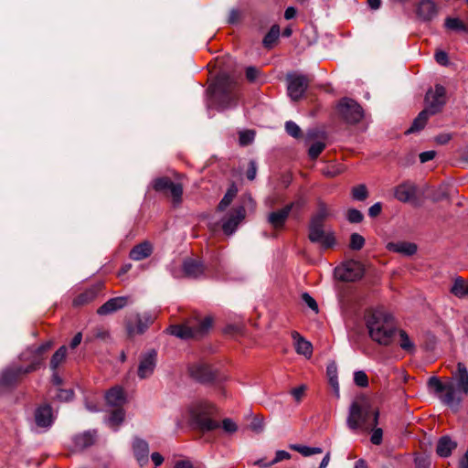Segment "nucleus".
<instances>
[{
	"instance_id": "nucleus-1",
	"label": "nucleus",
	"mask_w": 468,
	"mask_h": 468,
	"mask_svg": "<svg viewBox=\"0 0 468 468\" xmlns=\"http://www.w3.org/2000/svg\"><path fill=\"white\" fill-rule=\"evenodd\" d=\"M427 386L430 393L443 405L457 411L468 396V369L463 363L459 362L451 378L442 381L438 377H431Z\"/></svg>"
},
{
	"instance_id": "nucleus-2",
	"label": "nucleus",
	"mask_w": 468,
	"mask_h": 468,
	"mask_svg": "<svg viewBox=\"0 0 468 468\" xmlns=\"http://www.w3.org/2000/svg\"><path fill=\"white\" fill-rule=\"evenodd\" d=\"M237 87L238 81L234 75L220 71L208 90L207 108L224 111L235 107L238 101Z\"/></svg>"
},
{
	"instance_id": "nucleus-3",
	"label": "nucleus",
	"mask_w": 468,
	"mask_h": 468,
	"mask_svg": "<svg viewBox=\"0 0 468 468\" xmlns=\"http://www.w3.org/2000/svg\"><path fill=\"white\" fill-rule=\"evenodd\" d=\"M366 325L373 341L383 346L391 343L396 332L391 315L380 310L369 311L366 314Z\"/></svg>"
},
{
	"instance_id": "nucleus-4",
	"label": "nucleus",
	"mask_w": 468,
	"mask_h": 468,
	"mask_svg": "<svg viewBox=\"0 0 468 468\" xmlns=\"http://www.w3.org/2000/svg\"><path fill=\"white\" fill-rule=\"evenodd\" d=\"M379 411L373 409L367 401H355L349 408V414L346 420L350 430L356 431L359 428L367 431L378 423Z\"/></svg>"
},
{
	"instance_id": "nucleus-5",
	"label": "nucleus",
	"mask_w": 468,
	"mask_h": 468,
	"mask_svg": "<svg viewBox=\"0 0 468 468\" xmlns=\"http://www.w3.org/2000/svg\"><path fill=\"white\" fill-rule=\"evenodd\" d=\"M215 411L216 407L204 399L194 400L186 408L190 421L204 431H213L219 427L218 422L211 419Z\"/></svg>"
},
{
	"instance_id": "nucleus-6",
	"label": "nucleus",
	"mask_w": 468,
	"mask_h": 468,
	"mask_svg": "<svg viewBox=\"0 0 468 468\" xmlns=\"http://www.w3.org/2000/svg\"><path fill=\"white\" fill-rule=\"evenodd\" d=\"M250 197H245L243 204L237 205L229 209L224 217L221 218V229L225 235H233L239 225L243 222L246 218V203H252Z\"/></svg>"
},
{
	"instance_id": "nucleus-7",
	"label": "nucleus",
	"mask_w": 468,
	"mask_h": 468,
	"mask_svg": "<svg viewBox=\"0 0 468 468\" xmlns=\"http://www.w3.org/2000/svg\"><path fill=\"white\" fill-rule=\"evenodd\" d=\"M336 113L341 120L349 124H356L364 117L363 108L350 98H343L338 101Z\"/></svg>"
},
{
	"instance_id": "nucleus-8",
	"label": "nucleus",
	"mask_w": 468,
	"mask_h": 468,
	"mask_svg": "<svg viewBox=\"0 0 468 468\" xmlns=\"http://www.w3.org/2000/svg\"><path fill=\"white\" fill-rule=\"evenodd\" d=\"M446 90L442 85L436 84L433 90H429L425 96V110L431 115L439 112L446 102Z\"/></svg>"
},
{
	"instance_id": "nucleus-9",
	"label": "nucleus",
	"mask_w": 468,
	"mask_h": 468,
	"mask_svg": "<svg viewBox=\"0 0 468 468\" xmlns=\"http://www.w3.org/2000/svg\"><path fill=\"white\" fill-rule=\"evenodd\" d=\"M308 239L313 243H319L324 249L332 248L335 244L333 231L325 232L324 224L310 223Z\"/></svg>"
},
{
	"instance_id": "nucleus-10",
	"label": "nucleus",
	"mask_w": 468,
	"mask_h": 468,
	"mask_svg": "<svg viewBox=\"0 0 468 468\" xmlns=\"http://www.w3.org/2000/svg\"><path fill=\"white\" fill-rule=\"evenodd\" d=\"M155 317L150 313L135 314L127 321V331L130 335L144 334Z\"/></svg>"
},
{
	"instance_id": "nucleus-11",
	"label": "nucleus",
	"mask_w": 468,
	"mask_h": 468,
	"mask_svg": "<svg viewBox=\"0 0 468 468\" xmlns=\"http://www.w3.org/2000/svg\"><path fill=\"white\" fill-rule=\"evenodd\" d=\"M157 365V352L154 349L147 350L139 358L137 375L139 378L144 379L151 377Z\"/></svg>"
},
{
	"instance_id": "nucleus-12",
	"label": "nucleus",
	"mask_w": 468,
	"mask_h": 468,
	"mask_svg": "<svg viewBox=\"0 0 468 468\" xmlns=\"http://www.w3.org/2000/svg\"><path fill=\"white\" fill-rule=\"evenodd\" d=\"M308 80L303 75L288 74L287 90L292 101L301 99L308 87Z\"/></svg>"
},
{
	"instance_id": "nucleus-13",
	"label": "nucleus",
	"mask_w": 468,
	"mask_h": 468,
	"mask_svg": "<svg viewBox=\"0 0 468 468\" xmlns=\"http://www.w3.org/2000/svg\"><path fill=\"white\" fill-rule=\"evenodd\" d=\"M152 186L155 191H169L174 202L180 203L183 194V187L180 184L174 183L168 177H158L152 182Z\"/></svg>"
},
{
	"instance_id": "nucleus-14",
	"label": "nucleus",
	"mask_w": 468,
	"mask_h": 468,
	"mask_svg": "<svg viewBox=\"0 0 468 468\" xmlns=\"http://www.w3.org/2000/svg\"><path fill=\"white\" fill-rule=\"evenodd\" d=\"M52 346L51 341H47L38 346H29L20 355L21 360L29 361L28 367H34V370L41 364L42 356Z\"/></svg>"
},
{
	"instance_id": "nucleus-15",
	"label": "nucleus",
	"mask_w": 468,
	"mask_h": 468,
	"mask_svg": "<svg viewBox=\"0 0 468 468\" xmlns=\"http://www.w3.org/2000/svg\"><path fill=\"white\" fill-rule=\"evenodd\" d=\"M189 374L197 381L211 383L217 378V372L207 364L199 362L189 367Z\"/></svg>"
},
{
	"instance_id": "nucleus-16",
	"label": "nucleus",
	"mask_w": 468,
	"mask_h": 468,
	"mask_svg": "<svg viewBox=\"0 0 468 468\" xmlns=\"http://www.w3.org/2000/svg\"><path fill=\"white\" fill-rule=\"evenodd\" d=\"M292 207L293 203H291L281 209L271 212L268 215L267 221L275 231H281L284 229Z\"/></svg>"
},
{
	"instance_id": "nucleus-17",
	"label": "nucleus",
	"mask_w": 468,
	"mask_h": 468,
	"mask_svg": "<svg viewBox=\"0 0 468 468\" xmlns=\"http://www.w3.org/2000/svg\"><path fill=\"white\" fill-rule=\"evenodd\" d=\"M32 371H34V367H23L16 366L7 367L0 375V387H10L16 383L20 375Z\"/></svg>"
},
{
	"instance_id": "nucleus-18",
	"label": "nucleus",
	"mask_w": 468,
	"mask_h": 468,
	"mask_svg": "<svg viewBox=\"0 0 468 468\" xmlns=\"http://www.w3.org/2000/svg\"><path fill=\"white\" fill-rule=\"evenodd\" d=\"M182 269L184 275L191 279L201 278L205 273V266L202 261L195 259H186L183 261Z\"/></svg>"
},
{
	"instance_id": "nucleus-19",
	"label": "nucleus",
	"mask_w": 468,
	"mask_h": 468,
	"mask_svg": "<svg viewBox=\"0 0 468 468\" xmlns=\"http://www.w3.org/2000/svg\"><path fill=\"white\" fill-rule=\"evenodd\" d=\"M54 421L52 409L49 405L38 407L35 411V422L37 428L47 430Z\"/></svg>"
},
{
	"instance_id": "nucleus-20",
	"label": "nucleus",
	"mask_w": 468,
	"mask_h": 468,
	"mask_svg": "<svg viewBox=\"0 0 468 468\" xmlns=\"http://www.w3.org/2000/svg\"><path fill=\"white\" fill-rule=\"evenodd\" d=\"M128 303V297L119 296L109 299L97 311L100 315H107L125 307Z\"/></svg>"
},
{
	"instance_id": "nucleus-21",
	"label": "nucleus",
	"mask_w": 468,
	"mask_h": 468,
	"mask_svg": "<svg viewBox=\"0 0 468 468\" xmlns=\"http://www.w3.org/2000/svg\"><path fill=\"white\" fill-rule=\"evenodd\" d=\"M417 194L416 186L410 182L399 185L394 190L395 197L403 203L413 200Z\"/></svg>"
},
{
	"instance_id": "nucleus-22",
	"label": "nucleus",
	"mask_w": 468,
	"mask_h": 468,
	"mask_svg": "<svg viewBox=\"0 0 468 468\" xmlns=\"http://www.w3.org/2000/svg\"><path fill=\"white\" fill-rule=\"evenodd\" d=\"M132 447L134 457L136 458L139 464L144 465L147 463L149 456L148 442L141 438H134Z\"/></svg>"
},
{
	"instance_id": "nucleus-23",
	"label": "nucleus",
	"mask_w": 468,
	"mask_h": 468,
	"mask_svg": "<svg viewBox=\"0 0 468 468\" xmlns=\"http://www.w3.org/2000/svg\"><path fill=\"white\" fill-rule=\"evenodd\" d=\"M292 337L294 341V348L297 354L309 358L313 354V346L311 342L303 338L298 332H292Z\"/></svg>"
},
{
	"instance_id": "nucleus-24",
	"label": "nucleus",
	"mask_w": 468,
	"mask_h": 468,
	"mask_svg": "<svg viewBox=\"0 0 468 468\" xmlns=\"http://www.w3.org/2000/svg\"><path fill=\"white\" fill-rule=\"evenodd\" d=\"M456 447L457 442L452 441L450 436H442L437 442L436 452L440 457L447 458L451 456Z\"/></svg>"
},
{
	"instance_id": "nucleus-25",
	"label": "nucleus",
	"mask_w": 468,
	"mask_h": 468,
	"mask_svg": "<svg viewBox=\"0 0 468 468\" xmlns=\"http://www.w3.org/2000/svg\"><path fill=\"white\" fill-rule=\"evenodd\" d=\"M418 14L423 20H431L438 14V8L432 0H421L418 6Z\"/></svg>"
},
{
	"instance_id": "nucleus-26",
	"label": "nucleus",
	"mask_w": 468,
	"mask_h": 468,
	"mask_svg": "<svg viewBox=\"0 0 468 468\" xmlns=\"http://www.w3.org/2000/svg\"><path fill=\"white\" fill-rule=\"evenodd\" d=\"M96 438L95 431H88L73 437V443L76 449L84 450L91 446Z\"/></svg>"
},
{
	"instance_id": "nucleus-27",
	"label": "nucleus",
	"mask_w": 468,
	"mask_h": 468,
	"mask_svg": "<svg viewBox=\"0 0 468 468\" xmlns=\"http://www.w3.org/2000/svg\"><path fill=\"white\" fill-rule=\"evenodd\" d=\"M151 243L144 241L134 246L130 251V258L133 261H142L152 254Z\"/></svg>"
},
{
	"instance_id": "nucleus-28",
	"label": "nucleus",
	"mask_w": 468,
	"mask_h": 468,
	"mask_svg": "<svg viewBox=\"0 0 468 468\" xmlns=\"http://www.w3.org/2000/svg\"><path fill=\"white\" fill-rule=\"evenodd\" d=\"M387 248L394 252L400 253L406 256H411L417 251V246L411 242H390Z\"/></svg>"
},
{
	"instance_id": "nucleus-29",
	"label": "nucleus",
	"mask_w": 468,
	"mask_h": 468,
	"mask_svg": "<svg viewBox=\"0 0 468 468\" xmlns=\"http://www.w3.org/2000/svg\"><path fill=\"white\" fill-rule=\"evenodd\" d=\"M105 399L110 406H121L126 400L124 391L121 387H114L105 394Z\"/></svg>"
},
{
	"instance_id": "nucleus-30",
	"label": "nucleus",
	"mask_w": 468,
	"mask_h": 468,
	"mask_svg": "<svg viewBox=\"0 0 468 468\" xmlns=\"http://www.w3.org/2000/svg\"><path fill=\"white\" fill-rule=\"evenodd\" d=\"M125 412L122 409H116L112 410L110 416L105 419V423L114 431L118 430L121 424L123 422Z\"/></svg>"
},
{
	"instance_id": "nucleus-31",
	"label": "nucleus",
	"mask_w": 468,
	"mask_h": 468,
	"mask_svg": "<svg viewBox=\"0 0 468 468\" xmlns=\"http://www.w3.org/2000/svg\"><path fill=\"white\" fill-rule=\"evenodd\" d=\"M281 28L279 25H273L268 33L265 34V49H271L279 43Z\"/></svg>"
},
{
	"instance_id": "nucleus-32",
	"label": "nucleus",
	"mask_w": 468,
	"mask_h": 468,
	"mask_svg": "<svg viewBox=\"0 0 468 468\" xmlns=\"http://www.w3.org/2000/svg\"><path fill=\"white\" fill-rule=\"evenodd\" d=\"M444 27L452 31L463 32L468 34L467 23H464L458 17H446L444 21Z\"/></svg>"
},
{
	"instance_id": "nucleus-33",
	"label": "nucleus",
	"mask_w": 468,
	"mask_h": 468,
	"mask_svg": "<svg viewBox=\"0 0 468 468\" xmlns=\"http://www.w3.org/2000/svg\"><path fill=\"white\" fill-rule=\"evenodd\" d=\"M238 188L235 185H231L227 192L225 193L224 197L220 200V202L218 205L217 210L218 212H223L226 210L227 207H229V205L232 203L233 199L237 196Z\"/></svg>"
},
{
	"instance_id": "nucleus-34",
	"label": "nucleus",
	"mask_w": 468,
	"mask_h": 468,
	"mask_svg": "<svg viewBox=\"0 0 468 468\" xmlns=\"http://www.w3.org/2000/svg\"><path fill=\"white\" fill-rule=\"evenodd\" d=\"M168 331L172 335H175L181 339H188L195 336L194 330L186 325H171Z\"/></svg>"
},
{
	"instance_id": "nucleus-35",
	"label": "nucleus",
	"mask_w": 468,
	"mask_h": 468,
	"mask_svg": "<svg viewBox=\"0 0 468 468\" xmlns=\"http://www.w3.org/2000/svg\"><path fill=\"white\" fill-rule=\"evenodd\" d=\"M94 340L108 342L110 340V332L102 327H96L86 335L85 343H91Z\"/></svg>"
},
{
	"instance_id": "nucleus-36",
	"label": "nucleus",
	"mask_w": 468,
	"mask_h": 468,
	"mask_svg": "<svg viewBox=\"0 0 468 468\" xmlns=\"http://www.w3.org/2000/svg\"><path fill=\"white\" fill-rule=\"evenodd\" d=\"M431 115V114H430L428 111H426L425 109L421 111L419 113V115L414 119L411 126L407 130L406 133H412L423 129L429 119V116Z\"/></svg>"
},
{
	"instance_id": "nucleus-37",
	"label": "nucleus",
	"mask_w": 468,
	"mask_h": 468,
	"mask_svg": "<svg viewBox=\"0 0 468 468\" xmlns=\"http://www.w3.org/2000/svg\"><path fill=\"white\" fill-rule=\"evenodd\" d=\"M451 292L459 298H464L468 296V285L462 278H456Z\"/></svg>"
},
{
	"instance_id": "nucleus-38",
	"label": "nucleus",
	"mask_w": 468,
	"mask_h": 468,
	"mask_svg": "<svg viewBox=\"0 0 468 468\" xmlns=\"http://www.w3.org/2000/svg\"><path fill=\"white\" fill-rule=\"evenodd\" d=\"M330 215V211L324 203H319L316 213L312 217L310 223L324 224Z\"/></svg>"
},
{
	"instance_id": "nucleus-39",
	"label": "nucleus",
	"mask_w": 468,
	"mask_h": 468,
	"mask_svg": "<svg viewBox=\"0 0 468 468\" xmlns=\"http://www.w3.org/2000/svg\"><path fill=\"white\" fill-rule=\"evenodd\" d=\"M290 447L305 457L323 452V449L321 447H309L301 444H292Z\"/></svg>"
},
{
	"instance_id": "nucleus-40",
	"label": "nucleus",
	"mask_w": 468,
	"mask_h": 468,
	"mask_svg": "<svg viewBox=\"0 0 468 468\" xmlns=\"http://www.w3.org/2000/svg\"><path fill=\"white\" fill-rule=\"evenodd\" d=\"M67 354L65 346H60L52 356L50 360V367L55 371L58 366L64 361Z\"/></svg>"
},
{
	"instance_id": "nucleus-41",
	"label": "nucleus",
	"mask_w": 468,
	"mask_h": 468,
	"mask_svg": "<svg viewBox=\"0 0 468 468\" xmlns=\"http://www.w3.org/2000/svg\"><path fill=\"white\" fill-rule=\"evenodd\" d=\"M261 77V69L255 66H248L245 68V79L250 84L257 83Z\"/></svg>"
},
{
	"instance_id": "nucleus-42",
	"label": "nucleus",
	"mask_w": 468,
	"mask_h": 468,
	"mask_svg": "<svg viewBox=\"0 0 468 468\" xmlns=\"http://www.w3.org/2000/svg\"><path fill=\"white\" fill-rule=\"evenodd\" d=\"M399 346L408 353L415 352V345L404 330L399 331Z\"/></svg>"
},
{
	"instance_id": "nucleus-43",
	"label": "nucleus",
	"mask_w": 468,
	"mask_h": 468,
	"mask_svg": "<svg viewBox=\"0 0 468 468\" xmlns=\"http://www.w3.org/2000/svg\"><path fill=\"white\" fill-rule=\"evenodd\" d=\"M327 376L329 378V383L334 388L335 395L339 396V384L337 380V370L335 365H331L327 367Z\"/></svg>"
},
{
	"instance_id": "nucleus-44",
	"label": "nucleus",
	"mask_w": 468,
	"mask_h": 468,
	"mask_svg": "<svg viewBox=\"0 0 468 468\" xmlns=\"http://www.w3.org/2000/svg\"><path fill=\"white\" fill-rule=\"evenodd\" d=\"M352 198L357 201H363L368 197L367 186L364 184L357 185L352 188Z\"/></svg>"
},
{
	"instance_id": "nucleus-45",
	"label": "nucleus",
	"mask_w": 468,
	"mask_h": 468,
	"mask_svg": "<svg viewBox=\"0 0 468 468\" xmlns=\"http://www.w3.org/2000/svg\"><path fill=\"white\" fill-rule=\"evenodd\" d=\"M239 142L242 146H246L253 142L255 132L253 130H244L239 133Z\"/></svg>"
},
{
	"instance_id": "nucleus-46",
	"label": "nucleus",
	"mask_w": 468,
	"mask_h": 468,
	"mask_svg": "<svg viewBox=\"0 0 468 468\" xmlns=\"http://www.w3.org/2000/svg\"><path fill=\"white\" fill-rule=\"evenodd\" d=\"M365 245V239L358 233H353L350 236V248L354 250H361Z\"/></svg>"
},
{
	"instance_id": "nucleus-47",
	"label": "nucleus",
	"mask_w": 468,
	"mask_h": 468,
	"mask_svg": "<svg viewBox=\"0 0 468 468\" xmlns=\"http://www.w3.org/2000/svg\"><path fill=\"white\" fill-rule=\"evenodd\" d=\"M285 130L288 134L294 138H299L302 135L301 128L292 121L286 122Z\"/></svg>"
},
{
	"instance_id": "nucleus-48",
	"label": "nucleus",
	"mask_w": 468,
	"mask_h": 468,
	"mask_svg": "<svg viewBox=\"0 0 468 468\" xmlns=\"http://www.w3.org/2000/svg\"><path fill=\"white\" fill-rule=\"evenodd\" d=\"M354 382L358 387L366 388L368 386V378L364 371H356L354 373Z\"/></svg>"
},
{
	"instance_id": "nucleus-49",
	"label": "nucleus",
	"mask_w": 468,
	"mask_h": 468,
	"mask_svg": "<svg viewBox=\"0 0 468 468\" xmlns=\"http://www.w3.org/2000/svg\"><path fill=\"white\" fill-rule=\"evenodd\" d=\"M290 458H291L290 452L283 451V450H279L275 452V457L271 461H270L269 463H265V467L271 466V465H273L277 463H280L283 460H289Z\"/></svg>"
},
{
	"instance_id": "nucleus-50",
	"label": "nucleus",
	"mask_w": 468,
	"mask_h": 468,
	"mask_svg": "<svg viewBox=\"0 0 468 468\" xmlns=\"http://www.w3.org/2000/svg\"><path fill=\"white\" fill-rule=\"evenodd\" d=\"M325 144L323 142H315L309 148V155L312 159H315L324 149Z\"/></svg>"
},
{
	"instance_id": "nucleus-51",
	"label": "nucleus",
	"mask_w": 468,
	"mask_h": 468,
	"mask_svg": "<svg viewBox=\"0 0 468 468\" xmlns=\"http://www.w3.org/2000/svg\"><path fill=\"white\" fill-rule=\"evenodd\" d=\"M74 397L72 389L59 388L56 394V399L59 401L68 402L70 401Z\"/></svg>"
},
{
	"instance_id": "nucleus-52",
	"label": "nucleus",
	"mask_w": 468,
	"mask_h": 468,
	"mask_svg": "<svg viewBox=\"0 0 468 468\" xmlns=\"http://www.w3.org/2000/svg\"><path fill=\"white\" fill-rule=\"evenodd\" d=\"M306 389H307V386L303 384L299 387L292 388L290 391V393L293 397L294 400L297 403H300L302 401L303 398L304 397Z\"/></svg>"
},
{
	"instance_id": "nucleus-53",
	"label": "nucleus",
	"mask_w": 468,
	"mask_h": 468,
	"mask_svg": "<svg viewBox=\"0 0 468 468\" xmlns=\"http://www.w3.org/2000/svg\"><path fill=\"white\" fill-rule=\"evenodd\" d=\"M346 218L350 223H360L364 216L358 209L351 208L347 211Z\"/></svg>"
},
{
	"instance_id": "nucleus-54",
	"label": "nucleus",
	"mask_w": 468,
	"mask_h": 468,
	"mask_svg": "<svg viewBox=\"0 0 468 468\" xmlns=\"http://www.w3.org/2000/svg\"><path fill=\"white\" fill-rule=\"evenodd\" d=\"M372 434L370 441L375 445H379L382 442L383 431L381 428L371 427Z\"/></svg>"
},
{
	"instance_id": "nucleus-55",
	"label": "nucleus",
	"mask_w": 468,
	"mask_h": 468,
	"mask_svg": "<svg viewBox=\"0 0 468 468\" xmlns=\"http://www.w3.org/2000/svg\"><path fill=\"white\" fill-rule=\"evenodd\" d=\"M302 300L310 309H312L315 313H318V304L316 301L308 292H303L302 294Z\"/></svg>"
},
{
	"instance_id": "nucleus-56",
	"label": "nucleus",
	"mask_w": 468,
	"mask_h": 468,
	"mask_svg": "<svg viewBox=\"0 0 468 468\" xmlns=\"http://www.w3.org/2000/svg\"><path fill=\"white\" fill-rule=\"evenodd\" d=\"M222 428L228 433H233L238 430L237 424L231 419L223 420Z\"/></svg>"
},
{
	"instance_id": "nucleus-57",
	"label": "nucleus",
	"mask_w": 468,
	"mask_h": 468,
	"mask_svg": "<svg viewBox=\"0 0 468 468\" xmlns=\"http://www.w3.org/2000/svg\"><path fill=\"white\" fill-rule=\"evenodd\" d=\"M256 173H257V165L254 161L251 160L249 163V167L247 169V173H246L247 178L250 181L254 180L256 177Z\"/></svg>"
},
{
	"instance_id": "nucleus-58",
	"label": "nucleus",
	"mask_w": 468,
	"mask_h": 468,
	"mask_svg": "<svg viewBox=\"0 0 468 468\" xmlns=\"http://www.w3.org/2000/svg\"><path fill=\"white\" fill-rule=\"evenodd\" d=\"M436 156V152L433 150L422 152L420 154V163H426L428 161L432 160Z\"/></svg>"
},
{
	"instance_id": "nucleus-59",
	"label": "nucleus",
	"mask_w": 468,
	"mask_h": 468,
	"mask_svg": "<svg viewBox=\"0 0 468 468\" xmlns=\"http://www.w3.org/2000/svg\"><path fill=\"white\" fill-rule=\"evenodd\" d=\"M435 60L441 65H447L449 62L448 55L444 51H437L435 53Z\"/></svg>"
},
{
	"instance_id": "nucleus-60",
	"label": "nucleus",
	"mask_w": 468,
	"mask_h": 468,
	"mask_svg": "<svg viewBox=\"0 0 468 468\" xmlns=\"http://www.w3.org/2000/svg\"><path fill=\"white\" fill-rule=\"evenodd\" d=\"M382 205L380 202H377L368 208V215L371 218H376L381 212Z\"/></svg>"
},
{
	"instance_id": "nucleus-61",
	"label": "nucleus",
	"mask_w": 468,
	"mask_h": 468,
	"mask_svg": "<svg viewBox=\"0 0 468 468\" xmlns=\"http://www.w3.org/2000/svg\"><path fill=\"white\" fill-rule=\"evenodd\" d=\"M297 14V10L296 8H294L293 6H289L285 9V12H284V18L286 20H290V19H292L295 17Z\"/></svg>"
},
{
	"instance_id": "nucleus-62",
	"label": "nucleus",
	"mask_w": 468,
	"mask_h": 468,
	"mask_svg": "<svg viewBox=\"0 0 468 468\" xmlns=\"http://www.w3.org/2000/svg\"><path fill=\"white\" fill-rule=\"evenodd\" d=\"M211 324H212V319L210 317H206L205 319L202 320V322L199 324L200 331L201 332L207 331L208 328L211 326Z\"/></svg>"
},
{
	"instance_id": "nucleus-63",
	"label": "nucleus",
	"mask_w": 468,
	"mask_h": 468,
	"mask_svg": "<svg viewBox=\"0 0 468 468\" xmlns=\"http://www.w3.org/2000/svg\"><path fill=\"white\" fill-rule=\"evenodd\" d=\"M239 19V13L238 10H231L229 16L228 22L229 24H236Z\"/></svg>"
},
{
	"instance_id": "nucleus-64",
	"label": "nucleus",
	"mask_w": 468,
	"mask_h": 468,
	"mask_svg": "<svg viewBox=\"0 0 468 468\" xmlns=\"http://www.w3.org/2000/svg\"><path fill=\"white\" fill-rule=\"evenodd\" d=\"M459 468H468V448L463 457L459 462Z\"/></svg>"
}]
</instances>
